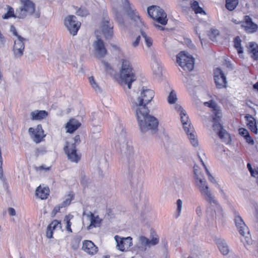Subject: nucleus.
<instances>
[{"instance_id": "obj_42", "label": "nucleus", "mask_w": 258, "mask_h": 258, "mask_svg": "<svg viewBox=\"0 0 258 258\" xmlns=\"http://www.w3.org/2000/svg\"><path fill=\"white\" fill-rule=\"evenodd\" d=\"M199 159L201 161V162L202 163V165H203L204 167L205 168V170L206 171V173L208 176V178H209V180L212 183H216V180L215 179L214 177L211 174V173H210L209 171L208 170V169H207L206 165L204 164V162H203V161L202 160V159H201V157L199 156Z\"/></svg>"}, {"instance_id": "obj_43", "label": "nucleus", "mask_w": 258, "mask_h": 258, "mask_svg": "<svg viewBox=\"0 0 258 258\" xmlns=\"http://www.w3.org/2000/svg\"><path fill=\"white\" fill-rule=\"evenodd\" d=\"M48 228H51L52 229V230H54L57 228L61 229V224L60 221L57 220H54L51 222V223L48 226Z\"/></svg>"}, {"instance_id": "obj_62", "label": "nucleus", "mask_w": 258, "mask_h": 258, "mask_svg": "<svg viewBox=\"0 0 258 258\" xmlns=\"http://www.w3.org/2000/svg\"><path fill=\"white\" fill-rule=\"evenodd\" d=\"M196 212L197 215L199 217H200L202 215V211L201 207L200 206H198L196 208Z\"/></svg>"}, {"instance_id": "obj_25", "label": "nucleus", "mask_w": 258, "mask_h": 258, "mask_svg": "<svg viewBox=\"0 0 258 258\" xmlns=\"http://www.w3.org/2000/svg\"><path fill=\"white\" fill-rule=\"evenodd\" d=\"M48 115V113L45 110H35L31 113L32 120H40L44 118Z\"/></svg>"}, {"instance_id": "obj_46", "label": "nucleus", "mask_w": 258, "mask_h": 258, "mask_svg": "<svg viewBox=\"0 0 258 258\" xmlns=\"http://www.w3.org/2000/svg\"><path fill=\"white\" fill-rule=\"evenodd\" d=\"M72 199H73V196L71 195V194H69L67 198L66 199L65 201H63L61 204V208L63 207H66L67 206H68L70 204L71 202V201L72 200Z\"/></svg>"}, {"instance_id": "obj_24", "label": "nucleus", "mask_w": 258, "mask_h": 258, "mask_svg": "<svg viewBox=\"0 0 258 258\" xmlns=\"http://www.w3.org/2000/svg\"><path fill=\"white\" fill-rule=\"evenodd\" d=\"M248 52L254 59H258V45L255 42H249L247 46Z\"/></svg>"}, {"instance_id": "obj_56", "label": "nucleus", "mask_w": 258, "mask_h": 258, "mask_svg": "<svg viewBox=\"0 0 258 258\" xmlns=\"http://www.w3.org/2000/svg\"><path fill=\"white\" fill-rule=\"evenodd\" d=\"M45 151L43 149H36L35 150V155L37 157L39 156L40 155H42L44 154Z\"/></svg>"}, {"instance_id": "obj_35", "label": "nucleus", "mask_w": 258, "mask_h": 258, "mask_svg": "<svg viewBox=\"0 0 258 258\" xmlns=\"http://www.w3.org/2000/svg\"><path fill=\"white\" fill-rule=\"evenodd\" d=\"M238 4V0H226V7L229 11L234 10Z\"/></svg>"}, {"instance_id": "obj_63", "label": "nucleus", "mask_w": 258, "mask_h": 258, "mask_svg": "<svg viewBox=\"0 0 258 258\" xmlns=\"http://www.w3.org/2000/svg\"><path fill=\"white\" fill-rule=\"evenodd\" d=\"M5 37L3 35V34L0 32V43L4 45L5 43Z\"/></svg>"}, {"instance_id": "obj_61", "label": "nucleus", "mask_w": 258, "mask_h": 258, "mask_svg": "<svg viewBox=\"0 0 258 258\" xmlns=\"http://www.w3.org/2000/svg\"><path fill=\"white\" fill-rule=\"evenodd\" d=\"M8 213L11 216H14L16 215V211L13 208H9L8 209Z\"/></svg>"}, {"instance_id": "obj_34", "label": "nucleus", "mask_w": 258, "mask_h": 258, "mask_svg": "<svg viewBox=\"0 0 258 258\" xmlns=\"http://www.w3.org/2000/svg\"><path fill=\"white\" fill-rule=\"evenodd\" d=\"M26 40L27 39L26 38H24L22 36H19L18 38L15 40L13 48H25L24 41Z\"/></svg>"}, {"instance_id": "obj_28", "label": "nucleus", "mask_w": 258, "mask_h": 258, "mask_svg": "<svg viewBox=\"0 0 258 258\" xmlns=\"http://www.w3.org/2000/svg\"><path fill=\"white\" fill-rule=\"evenodd\" d=\"M190 6L192 10L195 12L196 14H200L206 15V13L199 6V3L196 1H191L190 3Z\"/></svg>"}, {"instance_id": "obj_6", "label": "nucleus", "mask_w": 258, "mask_h": 258, "mask_svg": "<svg viewBox=\"0 0 258 258\" xmlns=\"http://www.w3.org/2000/svg\"><path fill=\"white\" fill-rule=\"evenodd\" d=\"M21 6L16 10L17 18L19 19H24L27 16L34 14L36 18L40 17L39 13H35V5L34 3L30 0H20Z\"/></svg>"}, {"instance_id": "obj_64", "label": "nucleus", "mask_w": 258, "mask_h": 258, "mask_svg": "<svg viewBox=\"0 0 258 258\" xmlns=\"http://www.w3.org/2000/svg\"><path fill=\"white\" fill-rule=\"evenodd\" d=\"M35 131H37L40 133H43V131L41 125H38L36 128L35 130Z\"/></svg>"}, {"instance_id": "obj_50", "label": "nucleus", "mask_w": 258, "mask_h": 258, "mask_svg": "<svg viewBox=\"0 0 258 258\" xmlns=\"http://www.w3.org/2000/svg\"><path fill=\"white\" fill-rule=\"evenodd\" d=\"M80 240L78 239L74 240L72 242V247L73 249L76 250L79 247Z\"/></svg>"}, {"instance_id": "obj_39", "label": "nucleus", "mask_w": 258, "mask_h": 258, "mask_svg": "<svg viewBox=\"0 0 258 258\" xmlns=\"http://www.w3.org/2000/svg\"><path fill=\"white\" fill-rule=\"evenodd\" d=\"M152 60L155 62V64H153L152 69L156 73H160L161 71V68L159 66L158 59L155 55L152 56Z\"/></svg>"}, {"instance_id": "obj_26", "label": "nucleus", "mask_w": 258, "mask_h": 258, "mask_svg": "<svg viewBox=\"0 0 258 258\" xmlns=\"http://www.w3.org/2000/svg\"><path fill=\"white\" fill-rule=\"evenodd\" d=\"M49 192L48 187H42L41 185L39 186L36 190V195L42 200L47 199Z\"/></svg>"}, {"instance_id": "obj_7", "label": "nucleus", "mask_w": 258, "mask_h": 258, "mask_svg": "<svg viewBox=\"0 0 258 258\" xmlns=\"http://www.w3.org/2000/svg\"><path fill=\"white\" fill-rule=\"evenodd\" d=\"M181 121L183 124V129L188 136L191 144L195 147L198 146V142L195 138L194 129L188 121V117L185 111H182L180 113Z\"/></svg>"}, {"instance_id": "obj_31", "label": "nucleus", "mask_w": 258, "mask_h": 258, "mask_svg": "<svg viewBox=\"0 0 258 258\" xmlns=\"http://www.w3.org/2000/svg\"><path fill=\"white\" fill-rule=\"evenodd\" d=\"M219 249L224 255H227L229 253V249L227 243L224 240H220L218 243Z\"/></svg>"}, {"instance_id": "obj_15", "label": "nucleus", "mask_w": 258, "mask_h": 258, "mask_svg": "<svg viewBox=\"0 0 258 258\" xmlns=\"http://www.w3.org/2000/svg\"><path fill=\"white\" fill-rule=\"evenodd\" d=\"M114 239L116 242V247L120 251H123L128 249L132 245V238L130 236L123 238L116 235Z\"/></svg>"}, {"instance_id": "obj_55", "label": "nucleus", "mask_w": 258, "mask_h": 258, "mask_svg": "<svg viewBox=\"0 0 258 258\" xmlns=\"http://www.w3.org/2000/svg\"><path fill=\"white\" fill-rule=\"evenodd\" d=\"M141 36H138L136 38V40L134 42H133L132 45L133 47H136L139 45L141 39Z\"/></svg>"}, {"instance_id": "obj_44", "label": "nucleus", "mask_w": 258, "mask_h": 258, "mask_svg": "<svg viewBox=\"0 0 258 258\" xmlns=\"http://www.w3.org/2000/svg\"><path fill=\"white\" fill-rule=\"evenodd\" d=\"M24 50V48H13V51L15 57L16 58L21 57L23 54Z\"/></svg>"}, {"instance_id": "obj_52", "label": "nucleus", "mask_w": 258, "mask_h": 258, "mask_svg": "<svg viewBox=\"0 0 258 258\" xmlns=\"http://www.w3.org/2000/svg\"><path fill=\"white\" fill-rule=\"evenodd\" d=\"M74 143L72 144H70V145H74L76 147L77 145H79L80 142V137L79 135H76L74 138Z\"/></svg>"}, {"instance_id": "obj_2", "label": "nucleus", "mask_w": 258, "mask_h": 258, "mask_svg": "<svg viewBox=\"0 0 258 258\" xmlns=\"http://www.w3.org/2000/svg\"><path fill=\"white\" fill-rule=\"evenodd\" d=\"M205 105H207L212 109V117L213 120V129L214 132L222 142L226 144H229L231 141V137L226 130L223 128L221 123L222 112L219 107L212 100L205 102Z\"/></svg>"}, {"instance_id": "obj_27", "label": "nucleus", "mask_w": 258, "mask_h": 258, "mask_svg": "<svg viewBox=\"0 0 258 258\" xmlns=\"http://www.w3.org/2000/svg\"><path fill=\"white\" fill-rule=\"evenodd\" d=\"M29 132L32 133V138L36 143H40L44 137L43 133H40L37 131H35V129L32 127L29 128Z\"/></svg>"}, {"instance_id": "obj_54", "label": "nucleus", "mask_w": 258, "mask_h": 258, "mask_svg": "<svg viewBox=\"0 0 258 258\" xmlns=\"http://www.w3.org/2000/svg\"><path fill=\"white\" fill-rule=\"evenodd\" d=\"M159 242V239L157 238H153L151 240H149V247L157 244Z\"/></svg>"}, {"instance_id": "obj_22", "label": "nucleus", "mask_w": 258, "mask_h": 258, "mask_svg": "<svg viewBox=\"0 0 258 258\" xmlns=\"http://www.w3.org/2000/svg\"><path fill=\"white\" fill-rule=\"evenodd\" d=\"M141 165L138 162L131 161L128 163V170L129 175L133 176L138 174L141 172Z\"/></svg>"}, {"instance_id": "obj_1", "label": "nucleus", "mask_w": 258, "mask_h": 258, "mask_svg": "<svg viewBox=\"0 0 258 258\" xmlns=\"http://www.w3.org/2000/svg\"><path fill=\"white\" fill-rule=\"evenodd\" d=\"M129 97L141 132L150 134L156 133L158 131V120L155 117L149 114V110L147 107V104L154 97L153 91L143 88L140 94L134 91Z\"/></svg>"}, {"instance_id": "obj_19", "label": "nucleus", "mask_w": 258, "mask_h": 258, "mask_svg": "<svg viewBox=\"0 0 258 258\" xmlns=\"http://www.w3.org/2000/svg\"><path fill=\"white\" fill-rule=\"evenodd\" d=\"M243 27L245 31L249 34L255 33L258 29L257 25L253 22L252 19L249 16H245Z\"/></svg>"}, {"instance_id": "obj_60", "label": "nucleus", "mask_w": 258, "mask_h": 258, "mask_svg": "<svg viewBox=\"0 0 258 258\" xmlns=\"http://www.w3.org/2000/svg\"><path fill=\"white\" fill-rule=\"evenodd\" d=\"M11 31L13 33L14 35L16 36L17 37V38H18L19 36H21L18 34L16 28L13 26L11 27Z\"/></svg>"}, {"instance_id": "obj_17", "label": "nucleus", "mask_w": 258, "mask_h": 258, "mask_svg": "<svg viewBox=\"0 0 258 258\" xmlns=\"http://www.w3.org/2000/svg\"><path fill=\"white\" fill-rule=\"evenodd\" d=\"M112 24L110 22L109 19L104 17L101 23V29L103 34L106 39L111 38L113 35Z\"/></svg>"}, {"instance_id": "obj_10", "label": "nucleus", "mask_w": 258, "mask_h": 258, "mask_svg": "<svg viewBox=\"0 0 258 258\" xmlns=\"http://www.w3.org/2000/svg\"><path fill=\"white\" fill-rule=\"evenodd\" d=\"M147 12L149 16L153 20L157 21L162 25L166 24L167 19L166 14L164 10L158 6H152L148 8Z\"/></svg>"}, {"instance_id": "obj_21", "label": "nucleus", "mask_w": 258, "mask_h": 258, "mask_svg": "<svg viewBox=\"0 0 258 258\" xmlns=\"http://www.w3.org/2000/svg\"><path fill=\"white\" fill-rule=\"evenodd\" d=\"M87 216L90 221V225L87 227V230H89L93 227L96 228L100 226L102 219L98 215H95L93 213L90 212L89 214L87 215Z\"/></svg>"}, {"instance_id": "obj_16", "label": "nucleus", "mask_w": 258, "mask_h": 258, "mask_svg": "<svg viewBox=\"0 0 258 258\" xmlns=\"http://www.w3.org/2000/svg\"><path fill=\"white\" fill-rule=\"evenodd\" d=\"M122 2L124 3V5L126 7V12L127 15H128L133 20L136 22V24L138 26H140V25H142L143 23L140 19L138 12L133 7L130 6L128 0H122Z\"/></svg>"}, {"instance_id": "obj_48", "label": "nucleus", "mask_w": 258, "mask_h": 258, "mask_svg": "<svg viewBox=\"0 0 258 258\" xmlns=\"http://www.w3.org/2000/svg\"><path fill=\"white\" fill-rule=\"evenodd\" d=\"M77 14L79 16H86L88 15L89 13L87 9L85 8H80L77 12Z\"/></svg>"}, {"instance_id": "obj_13", "label": "nucleus", "mask_w": 258, "mask_h": 258, "mask_svg": "<svg viewBox=\"0 0 258 258\" xmlns=\"http://www.w3.org/2000/svg\"><path fill=\"white\" fill-rule=\"evenodd\" d=\"M64 151L71 162L78 163L80 160V155L77 153L76 147L74 145H70L67 142L64 147Z\"/></svg>"}, {"instance_id": "obj_58", "label": "nucleus", "mask_w": 258, "mask_h": 258, "mask_svg": "<svg viewBox=\"0 0 258 258\" xmlns=\"http://www.w3.org/2000/svg\"><path fill=\"white\" fill-rule=\"evenodd\" d=\"M224 64L228 68L232 70L233 69L232 68V64L231 63V61L229 60L225 59L224 62Z\"/></svg>"}, {"instance_id": "obj_40", "label": "nucleus", "mask_w": 258, "mask_h": 258, "mask_svg": "<svg viewBox=\"0 0 258 258\" xmlns=\"http://www.w3.org/2000/svg\"><path fill=\"white\" fill-rule=\"evenodd\" d=\"M243 137L244 138L245 140H246V142L250 144V145H253L254 144V141L251 138V137L249 136V134L245 128H243Z\"/></svg>"}, {"instance_id": "obj_20", "label": "nucleus", "mask_w": 258, "mask_h": 258, "mask_svg": "<svg viewBox=\"0 0 258 258\" xmlns=\"http://www.w3.org/2000/svg\"><path fill=\"white\" fill-rule=\"evenodd\" d=\"M85 252L90 255H94L98 251V247L90 240H84L82 248Z\"/></svg>"}, {"instance_id": "obj_11", "label": "nucleus", "mask_w": 258, "mask_h": 258, "mask_svg": "<svg viewBox=\"0 0 258 258\" xmlns=\"http://www.w3.org/2000/svg\"><path fill=\"white\" fill-rule=\"evenodd\" d=\"M207 202L209 204L207 210V217L209 220H214L223 216L222 209L216 199L215 203Z\"/></svg>"}, {"instance_id": "obj_47", "label": "nucleus", "mask_w": 258, "mask_h": 258, "mask_svg": "<svg viewBox=\"0 0 258 258\" xmlns=\"http://www.w3.org/2000/svg\"><path fill=\"white\" fill-rule=\"evenodd\" d=\"M182 202L180 199H178L177 200V201H176V205H177L176 212H177V215L176 216V218L178 217L181 213V208H182Z\"/></svg>"}, {"instance_id": "obj_51", "label": "nucleus", "mask_w": 258, "mask_h": 258, "mask_svg": "<svg viewBox=\"0 0 258 258\" xmlns=\"http://www.w3.org/2000/svg\"><path fill=\"white\" fill-rule=\"evenodd\" d=\"M73 217V216L71 215H66L65 216L64 221H66L67 226H71V222H70L71 219Z\"/></svg>"}, {"instance_id": "obj_29", "label": "nucleus", "mask_w": 258, "mask_h": 258, "mask_svg": "<svg viewBox=\"0 0 258 258\" xmlns=\"http://www.w3.org/2000/svg\"><path fill=\"white\" fill-rule=\"evenodd\" d=\"M234 223L240 234L242 235V218L238 212H234Z\"/></svg>"}, {"instance_id": "obj_18", "label": "nucleus", "mask_w": 258, "mask_h": 258, "mask_svg": "<svg viewBox=\"0 0 258 258\" xmlns=\"http://www.w3.org/2000/svg\"><path fill=\"white\" fill-rule=\"evenodd\" d=\"M95 49V54L98 58L103 57L107 53V50L105 47L103 41L100 39H97L93 44Z\"/></svg>"}, {"instance_id": "obj_57", "label": "nucleus", "mask_w": 258, "mask_h": 258, "mask_svg": "<svg viewBox=\"0 0 258 258\" xmlns=\"http://www.w3.org/2000/svg\"><path fill=\"white\" fill-rule=\"evenodd\" d=\"M247 168L249 172H250V174L252 176L254 177L255 176V172L254 170H253L251 165L250 163H248L247 165Z\"/></svg>"}, {"instance_id": "obj_49", "label": "nucleus", "mask_w": 258, "mask_h": 258, "mask_svg": "<svg viewBox=\"0 0 258 258\" xmlns=\"http://www.w3.org/2000/svg\"><path fill=\"white\" fill-rule=\"evenodd\" d=\"M100 130V128H99V130H98L97 127H94L92 129V137L95 139L99 138L100 136L99 134Z\"/></svg>"}, {"instance_id": "obj_4", "label": "nucleus", "mask_w": 258, "mask_h": 258, "mask_svg": "<svg viewBox=\"0 0 258 258\" xmlns=\"http://www.w3.org/2000/svg\"><path fill=\"white\" fill-rule=\"evenodd\" d=\"M120 82L121 85H126L130 89L132 83L136 80V76L128 60H122L121 68L119 73Z\"/></svg>"}, {"instance_id": "obj_38", "label": "nucleus", "mask_w": 258, "mask_h": 258, "mask_svg": "<svg viewBox=\"0 0 258 258\" xmlns=\"http://www.w3.org/2000/svg\"><path fill=\"white\" fill-rule=\"evenodd\" d=\"M2 17L4 19H8L11 17L17 18V14H15L13 8L10 6H8V12Z\"/></svg>"}, {"instance_id": "obj_36", "label": "nucleus", "mask_w": 258, "mask_h": 258, "mask_svg": "<svg viewBox=\"0 0 258 258\" xmlns=\"http://www.w3.org/2000/svg\"><path fill=\"white\" fill-rule=\"evenodd\" d=\"M141 34L142 37L144 39L146 46L148 48L151 47L153 44L152 39L150 37L148 36L146 33L143 31H141Z\"/></svg>"}, {"instance_id": "obj_3", "label": "nucleus", "mask_w": 258, "mask_h": 258, "mask_svg": "<svg viewBox=\"0 0 258 258\" xmlns=\"http://www.w3.org/2000/svg\"><path fill=\"white\" fill-rule=\"evenodd\" d=\"M115 148L121 154L127 157L132 155L133 150L126 140V135L123 124L120 122L116 123L113 133Z\"/></svg>"}, {"instance_id": "obj_37", "label": "nucleus", "mask_w": 258, "mask_h": 258, "mask_svg": "<svg viewBox=\"0 0 258 258\" xmlns=\"http://www.w3.org/2000/svg\"><path fill=\"white\" fill-rule=\"evenodd\" d=\"M89 81L90 85L91 86L92 88L96 92H101V89L99 85H98V84L95 81V80H94V78L93 76L89 77Z\"/></svg>"}, {"instance_id": "obj_45", "label": "nucleus", "mask_w": 258, "mask_h": 258, "mask_svg": "<svg viewBox=\"0 0 258 258\" xmlns=\"http://www.w3.org/2000/svg\"><path fill=\"white\" fill-rule=\"evenodd\" d=\"M219 32L217 29H211V31L209 33L208 35L209 38L212 41H214L216 39L217 36L219 35Z\"/></svg>"}, {"instance_id": "obj_33", "label": "nucleus", "mask_w": 258, "mask_h": 258, "mask_svg": "<svg viewBox=\"0 0 258 258\" xmlns=\"http://www.w3.org/2000/svg\"><path fill=\"white\" fill-rule=\"evenodd\" d=\"M241 40L239 36H236L234 40V46L236 48L239 57L242 54V47L241 46Z\"/></svg>"}, {"instance_id": "obj_14", "label": "nucleus", "mask_w": 258, "mask_h": 258, "mask_svg": "<svg viewBox=\"0 0 258 258\" xmlns=\"http://www.w3.org/2000/svg\"><path fill=\"white\" fill-rule=\"evenodd\" d=\"M214 81L218 88L221 89L226 86L227 81L225 74L222 70L217 68L214 71Z\"/></svg>"}, {"instance_id": "obj_9", "label": "nucleus", "mask_w": 258, "mask_h": 258, "mask_svg": "<svg viewBox=\"0 0 258 258\" xmlns=\"http://www.w3.org/2000/svg\"><path fill=\"white\" fill-rule=\"evenodd\" d=\"M177 62L185 71H191L194 67V58L188 53L181 51L177 55Z\"/></svg>"}, {"instance_id": "obj_53", "label": "nucleus", "mask_w": 258, "mask_h": 258, "mask_svg": "<svg viewBox=\"0 0 258 258\" xmlns=\"http://www.w3.org/2000/svg\"><path fill=\"white\" fill-rule=\"evenodd\" d=\"M53 231L52 229L48 228V227H47V230L46 232V236L48 238H52L53 236Z\"/></svg>"}, {"instance_id": "obj_8", "label": "nucleus", "mask_w": 258, "mask_h": 258, "mask_svg": "<svg viewBox=\"0 0 258 258\" xmlns=\"http://www.w3.org/2000/svg\"><path fill=\"white\" fill-rule=\"evenodd\" d=\"M195 179L201 195L203 199L206 201L215 203V197L213 195L211 190H209V187L206 180L199 176H197Z\"/></svg>"}, {"instance_id": "obj_5", "label": "nucleus", "mask_w": 258, "mask_h": 258, "mask_svg": "<svg viewBox=\"0 0 258 258\" xmlns=\"http://www.w3.org/2000/svg\"><path fill=\"white\" fill-rule=\"evenodd\" d=\"M244 106L245 112L244 117L247 126L251 132L257 134V130L255 124V121L253 116L256 113V108L257 106L250 99H246Z\"/></svg>"}, {"instance_id": "obj_32", "label": "nucleus", "mask_w": 258, "mask_h": 258, "mask_svg": "<svg viewBox=\"0 0 258 258\" xmlns=\"http://www.w3.org/2000/svg\"><path fill=\"white\" fill-rule=\"evenodd\" d=\"M140 246L139 247L142 250L146 249V246L149 247V239L144 236H140L139 238Z\"/></svg>"}, {"instance_id": "obj_23", "label": "nucleus", "mask_w": 258, "mask_h": 258, "mask_svg": "<svg viewBox=\"0 0 258 258\" xmlns=\"http://www.w3.org/2000/svg\"><path fill=\"white\" fill-rule=\"evenodd\" d=\"M81 123L75 118L70 119L66 125L67 132L69 133H73L77 130L80 126Z\"/></svg>"}, {"instance_id": "obj_30", "label": "nucleus", "mask_w": 258, "mask_h": 258, "mask_svg": "<svg viewBox=\"0 0 258 258\" xmlns=\"http://www.w3.org/2000/svg\"><path fill=\"white\" fill-rule=\"evenodd\" d=\"M243 237H244L245 240L247 244H251L252 243V239L250 235H249V231L248 227L245 225L244 223L243 222Z\"/></svg>"}, {"instance_id": "obj_59", "label": "nucleus", "mask_w": 258, "mask_h": 258, "mask_svg": "<svg viewBox=\"0 0 258 258\" xmlns=\"http://www.w3.org/2000/svg\"><path fill=\"white\" fill-rule=\"evenodd\" d=\"M174 108L178 112H179V113H180V112H181L182 111H185L183 108L182 107H181V106H180V105L179 104H176L174 106Z\"/></svg>"}, {"instance_id": "obj_41", "label": "nucleus", "mask_w": 258, "mask_h": 258, "mask_svg": "<svg viewBox=\"0 0 258 258\" xmlns=\"http://www.w3.org/2000/svg\"><path fill=\"white\" fill-rule=\"evenodd\" d=\"M177 97L175 92L173 90L171 91L167 97L168 102L169 104H173L175 103Z\"/></svg>"}, {"instance_id": "obj_12", "label": "nucleus", "mask_w": 258, "mask_h": 258, "mask_svg": "<svg viewBox=\"0 0 258 258\" xmlns=\"http://www.w3.org/2000/svg\"><path fill=\"white\" fill-rule=\"evenodd\" d=\"M64 23L70 33L73 36L76 35L81 26V23L77 20L76 17L69 16L65 18Z\"/></svg>"}]
</instances>
